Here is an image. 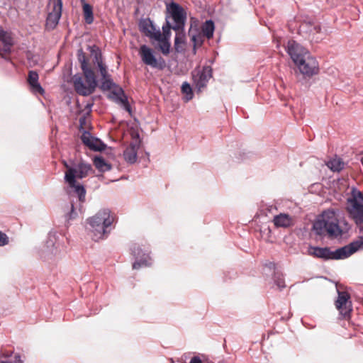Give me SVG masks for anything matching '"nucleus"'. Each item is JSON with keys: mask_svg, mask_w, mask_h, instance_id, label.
<instances>
[{"mask_svg": "<svg viewBox=\"0 0 363 363\" xmlns=\"http://www.w3.org/2000/svg\"><path fill=\"white\" fill-rule=\"evenodd\" d=\"M338 296L335 301V306L339 311L340 314L345 318L350 317L352 311L350 295L347 291H337Z\"/></svg>", "mask_w": 363, "mask_h": 363, "instance_id": "nucleus-10", "label": "nucleus"}, {"mask_svg": "<svg viewBox=\"0 0 363 363\" xmlns=\"http://www.w3.org/2000/svg\"><path fill=\"white\" fill-rule=\"evenodd\" d=\"M88 223L91 227H110L116 223V216L109 210L105 209L99 211L95 216L88 220Z\"/></svg>", "mask_w": 363, "mask_h": 363, "instance_id": "nucleus-7", "label": "nucleus"}, {"mask_svg": "<svg viewBox=\"0 0 363 363\" xmlns=\"http://www.w3.org/2000/svg\"><path fill=\"white\" fill-rule=\"evenodd\" d=\"M62 0H55L53 2L52 10L48 13L46 19L47 28L54 29L57 26L62 16Z\"/></svg>", "mask_w": 363, "mask_h": 363, "instance_id": "nucleus-13", "label": "nucleus"}, {"mask_svg": "<svg viewBox=\"0 0 363 363\" xmlns=\"http://www.w3.org/2000/svg\"><path fill=\"white\" fill-rule=\"evenodd\" d=\"M158 42L160 43V50L162 53L164 55H167L169 53L171 46L169 40L162 39Z\"/></svg>", "mask_w": 363, "mask_h": 363, "instance_id": "nucleus-30", "label": "nucleus"}, {"mask_svg": "<svg viewBox=\"0 0 363 363\" xmlns=\"http://www.w3.org/2000/svg\"><path fill=\"white\" fill-rule=\"evenodd\" d=\"M71 210H72V212L74 211V206H73V204L71 205Z\"/></svg>", "mask_w": 363, "mask_h": 363, "instance_id": "nucleus-44", "label": "nucleus"}, {"mask_svg": "<svg viewBox=\"0 0 363 363\" xmlns=\"http://www.w3.org/2000/svg\"><path fill=\"white\" fill-rule=\"evenodd\" d=\"M84 121V119L80 118L79 122H80V124H81V125H82V124H83Z\"/></svg>", "mask_w": 363, "mask_h": 363, "instance_id": "nucleus-43", "label": "nucleus"}, {"mask_svg": "<svg viewBox=\"0 0 363 363\" xmlns=\"http://www.w3.org/2000/svg\"><path fill=\"white\" fill-rule=\"evenodd\" d=\"M176 32L174 38V49L176 52H181L184 50L186 45V33L184 27H179V28H172Z\"/></svg>", "mask_w": 363, "mask_h": 363, "instance_id": "nucleus-17", "label": "nucleus"}, {"mask_svg": "<svg viewBox=\"0 0 363 363\" xmlns=\"http://www.w3.org/2000/svg\"><path fill=\"white\" fill-rule=\"evenodd\" d=\"M78 59H79V61L80 62L81 68H82L83 72H86V71H93L91 69H90L88 67V60L86 59L85 54L83 52H82L80 54H79Z\"/></svg>", "mask_w": 363, "mask_h": 363, "instance_id": "nucleus-29", "label": "nucleus"}, {"mask_svg": "<svg viewBox=\"0 0 363 363\" xmlns=\"http://www.w3.org/2000/svg\"><path fill=\"white\" fill-rule=\"evenodd\" d=\"M55 240H56L55 234H54L52 232H50L49 233V236H48V245H52L53 246H55V245H56V243L55 242Z\"/></svg>", "mask_w": 363, "mask_h": 363, "instance_id": "nucleus-39", "label": "nucleus"}, {"mask_svg": "<svg viewBox=\"0 0 363 363\" xmlns=\"http://www.w3.org/2000/svg\"><path fill=\"white\" fill-rule=\"evenodd\" d=\"M14 362L15 363H23V361L21 359V356L19 354H16L14 357Z\"/></svg>", "mask_w": 363, "mask_h": 363, "instance_id": "nucleus-41", "label": "nucleus"}, {"mask_svg": "<svg viewBox=\"0 0 363 363\" xmlns=\"http://www.w3.org/2000/svg\"><path fill=\"white\" fill-rule=\"evenodd\" d=\"M87 235L94 241H99L103 240L110 233L109 228H88Z\"/></svg>", "mask_w": 363, "mask_h": 363, "instance_id": "nucleus-20", "label": "nucleus"}, {"mask_svg": "<svg viewBox=\"0 0 363 363\" xmlns=\"http://www.w3.org/2000/svg\"><path fill=\"white\" fill-rule=\"evenodd\" d=\"M313 227H339L335 211L333 209L324 211L317 217Z\"/></svg>", "mask_w": 363, "mask_h": 363, "instance_id": "nucleus-11", "label": "nucleus"}, {"mask_svg": "<svg viewBox=\"0 0 363 363\" xmlns=\"http://www.w3.org/2000/svg\"><path fill=\"white\" fill-rule=\"evenodd\" d=\"M64 165L67 169L65 173V181L70 189L69 193L74 194L79 198V201L84 202L86 190L84 185L78 182L77 179H82L92 174L94 170L91 164L84 161H79L72 166H69L66 162H64Z\"/></svg>", "mask_w": 363, "mask_h": 363, "instance_id": "nucleus-1", "label": "nucleus"}, {"mask_svg": "<svg viewBox=\"0 0 363 363\" xmlns=\"http://www.w3.org/2000/svg\"><path fill=\"white\" fill-rule=\"evenodd\" d=\"M147 37L150 39H153L156 41H159L162 40V33L160 30H157L155 28H154V30H152L150 32V34H147Z\"/></svg>", "mask_w": 363, "mask_h": 363, "instance_id": "nucleus-34", "label": "nucleus"}, {"mask_svg": "<svg viewBox=\"0 0 363 363\" xmlns=\"http://www.w3.org/2000/svg\"><path fill=\"white\" fill-rule=\"evenodd\" d=\"M11 354L12 352H4L3 351H1V356L3 357H9L11 355Z\"/></svg>", "mask_w": 363, "mask_h": 363, "instance_id": "nucleus-42", "label": "nucleus"}, {"mask_svg": "<svg viewBox=\"0 0 363 363\" xmlns=\"http://www.w3.org/2000/svg\"><path fill=\"white\" fill-rule=\"evenodd\" d=\"M140 30L147 37V34H150L152 30H154L155 26H153L152 21H144L140 25Z\"/></svg>", "mask_w": 363, "mask_h": 363, "instance_id": "nucleus-28", "label": "nucleus"}, {"mask_svg": "<svg viewBox=\"0 0 363 363\" xmlns=\"http://www.w3.org/2000/svg\"><path fill=\"white\" fill-rule=\"evenodd\" d=\"M327 167L333 172H340L344 167L345 163L339 157H333L326 162Z\"/></svg>", "mask_w": 363, "mask_h": 363, "instance_id": "nucleus-23", "label": "nucleus"}, {"mask_svg": "<svg viewBox=\"0 0 363 363\" xmlns=\"http://www.w3.org/2000/svg\"><path fill=\"white\" fill-rule=\"evenodd\" d=\"M131 255L136 259L133 264V269H138L142 266L150 265V257L147 251H143L136 243H133L130 247Z\"/></svg>", "mask_w": 363, "mask_h": 363, "instance_id": "nucleus-8", "label": "nucleus"}, {"mask_svg": "<svg viewBox=\"0 0 363 363\" xmlns=\"http://www.w3.org/2000/svg\"><path fill=\"white\" fill-rule=\"evenodd\" d=\"M83 9V14L84 21L87 24H91L94 21V14H93V8L92 6L87 4L83 3L82 5Z\"/></svg>", "mask_w": 363, "mask_h": 363, "instance_id": "nucleus-24", "label": "nucleus"}, {"mask_svg": "<svg viewBox=\"0 0 363 363\" xmlns=\"http://www.w3.org/2000/svg\"><path fill=\"white\" fill-rule=\"evenodd\" d=\"M189 363H203V362L199 357L194 356L191 359Z\"/></svg>", "mask_w": 363, "mask_h": 363, "instance_id": "nucleus-40", "label": "nucleus"}, {"mask_svg": "<svg viewBox=\"0 0 363 363\" xmlns=\"http://www.w3.org/2000/svg\"><path fill=\"white\" fill-rule=\"evenodd\" d=\"M171 29H172V26H170L169 22H167L166 24L162 26V39L170 40Z\"/></svg>", "mask_w": 363, "mask_h": 363, "instance_id": "nucleus-31", "label": "nucleus"}, {"mask_svg": "<svg viewBox=\"0 0 363 363\" xmlns=\"http://www.w3.org/2000/svg\"><path fill=\"white\" fill-rule=\"evenodd\" d=\"M201 33L204 35L207 39H211L213 36V33L215 30L214 23L211 20L206 21L201 26Z\"/></svg>", "mask_w": 363, "mask_h": 363, "instance_id": "nucleus-21", "label": "nucleus"}, {"mask_svg": "<svg viewBox=\"0 0 363 363\" xmlns=\"http://www.w3.org/2000/svg\"><path fill=\"white\" fill-rule=\"evenodd\" d=\"M0 363H11V362H5V361H1Z\"/></svg>", "mask_w": 363, "mask_h": 363, "instance_id": "nucleus-45", "label": "nucleus"}, {"mask_svg": "<svg viewBox=\"0 0 363 363\" xmlns=\"http://www.w3.org/2000/svg\"><path fill=\"white\" fill-rule=\"evenodd\" d=\"M204 35L199 32L198 30H196V33L191 35V40L194 43V50L196 52V49L197 47H201L204 41Z\"/></svg>", "mask_w": 363, "mask_h": 363, "instance_id": "nucleus-26", "label": "nucleus"}, {"mask_svg": "<svg viewBox=\"0 0 363 363\" xmlns=\"http://www.w3.org/2000/svg\"><path fill=\"white\" fill-rule=\"evenodd\" d=\"M9 243V237L4 233L0 231V246H4Z\"/></svg>", "mask_w": 363, "mask_h": 363, "instance_id": "nucleus-38", "label": "nucleus"}, {"mask_svg": "<svg viewBox=\"0 0 363 363\" xmlns=\"http://www.w3.org/2000/svg\"><path fill=\"white\" fill-rule=\"evenodd\" d=\"M84 77L76 74L72 77V82L76 92L82 96L91 94L97 85L94 71L83 72Z\"/></svg>", "mask_w": 363, "mask_h": 363, "instance_id": "nucleus-4", "label": "nucleus"}, {"mask_svg": "<svg viewBox=\"0 0 363 363\" xmlns=\"http://www.w3.org/2000/svg\"><path fill=\"white\" fill-rule=\"evenodd\" d=\"M102 87L104 89L110 90L113 86L114 84L113 82L110 79L109 76L106 78H102Z\"/></svg>", "mask_w": 363, "mask_h": 363, "instance_id": "nucleus-36", "label": "nucleus"}, {"mask_svg": "<svg viewBox=\"0 0 363 363\" xmlns=\"http://www.w3.org/2000/svg\"><path fill=\"white\" fill-rule=\"evenodd\" d=\"M82 142L84 145L93 150H102L104 145L100 140L93 137L90 133L84 131L81 136Z\"/></svg>", "mask_w": 363, "mask_h": 363, "instance_id": "nucleus-16", "label": "nucleus"}, {"mask_svg": "<svg viewBox=\"0 0 363 363\" xmlns=\"http://www.w3.org/2000/svg\"><path fill=\"white\" fill-rule=\"evenodd\" d=\"M182 91L186 94L190 95V99L192 98V89L189 84L184 82L182 86Z\"/></svg>", "mask_w": 363, "mask_h": 363, "instance_id": "nucleus-37", "label": "nucleus"}, {"mask_svg": "<svg viewBox=\"0 0 363 363\" xmlns=\"http://www.w3.org/2000/svg\"><path fill=\"white\" fill-rule=\"evenodd\" d=\"M347 211L359 226H363V195L360 191H354L348 199Z\"/></svg>", "mask_w": 363, "mask_h": 363, "instance_id": "nucleus-5", "label": "nucleus"}, {"mask_svg": "<svg viewBox=\"0 0 363 363\" xmlns=\"http://www.w3.org/2000/svg\"><path fill=\"white\" fill-rule=\"evenodd\" d=\"M139 55L143 62L152 68H157L158 69H163L165 66V62L161 57L157 58L155 55L153 50L146 45H143L139 49Z\"/></svg>", "mask_w": 363, "mask_h": 363, "instance_id": "nucleus-6", "label": "nucleus"}, {"mask_svg": "<svg viewBox=\"0 0 363 363\" xmlns=\"http://www.w3.org/2000/svg\"><path fill=\"white\" fill-rule=\"evenodd\" d=\"M96 62L102 78L108 77L106 66L103 63L101 59L96 57Z\"/></svg>", "mask_w": 363, "mask_h": 363, "instance_id": "nucleus-33", "label": "nucleus"}, {"mask_svg": "<svg viewBox=\"0 0 363 363\" xmlns=\"http://www.w3.org/2000/svg\"><path fill=\"white\" fill-rule=\"evenodd\" d=\"M13 45V38L11 33L0 29V55L4 56L10 53Z\"/></svg>", "mask_w": 363, "mask_h": 363, "instance_id": "nucleus-14", "label": "nucleus"}, {"mask_svg": "<svg viewBox=\"0 0 363 363\" xmlns=\"http://www.w3.org/2000/svg\"><path fill=\"white\" fill-rule=\"evenodd\" d=\"M123 157L125 161L129 163H134L137 160V148L135 145H130L123 152Z\"/></svg>", "mask_w": 363, "mask_h": 363, "instance_id": "nucleus-22", "label": "nucleus"}, {"mask_svg": "<svg viewBox=\"0 0 363 363\" xmlns=\"http://www.w3.org/2000/svg\"><path fill=\"white\" fill-rule=\"evenodd\" d=\"M167 10L170 13L175 24L172 28L184 27L186 20V13L184 8L179 4L172 2L167 6Z\"/></svg>", "mask_w": 363, "mask_h": 363, "instance_id": "nucleus-9", "label": "nucleus"}, {"mask_svg": "<svg viewBox=\"0 0 363 363\" xmlns=\"http://www.w3.org/2000/svg\"><path fill=\"white\" fill-rule=\"evenodd\" d=\"M113 93L116 95L118 99L124 105L125 110L128 112H130V106L128 104V101L124 95L123 91L121 88L117 87Z\"/></svg>", "mask_w": 363, "mask_h": 363, "instance_id": "nucleus-25", "label": "nucleus"}, {"mask_svg": "<svg viewBox=\"0 0 363 363\" xmlns=\"http://www.w3.org/2000/svg\"><path fill=\"white\" fill-rule=\"evenodd\" d=\"M211 77L212 69L209 66H205L201 70H194L192 72L194 82L199 91H201L206 86Z\"/></svg>", "mask_w": 363, "mask_h": 363, "instance_id": "nucleus-12", "label": "nucleus"}, {"mask_svg": "<svg viewBox=\"0 0 363 363\" xmlns=\"http://www.w3.org/2000/svg\"><path fill=\"white\" fill-rule=\"evenodd\" d=\"M94 163L96 168L100 171H104L106 169L105 167L108 166L105 160L101 157H95Z\"/></svg>", "mask_w": 363, "mask_h": 363, "instance_id": "nucleus-32", "label": "nucleus"}, {"mask_svg": "<svg viewBox=\"0 0 363 363\" xmlns=\"http://www.w3.org/2000/svg\"><path fill=\"white\" fill-rule=\"evenodd\" d=\"M274 279V283L276 284V285L278 286V288L279 289H282L285 288L286 285H285L284 279L282 275L275 274Z\"/></svg>", "mask_w": 363, "mask_h": 363, "instance_id": "nucleus-35", "label": "nucleus"}, {"mask_svg": "<svg viewBox=\"0 0 363 363\" xmlns=\"http://www.w3.org/2000/svg\"><path fill=\"white\" fill-rule=\"evenodd\" d=\"M317 235L325 236L330 240L341 239L348 233V228H313Z\"/></svg>", "mask_w": 363, "mask_h": 363, "instance_id": "nucleus-15", "label": "nucleus"}, {"mask_svg": "<svg viewBox=\"0 0 363 363\" xmlns=\"http://www.w3.org/2000/svg\"><path fill=\"white\" fill-rule=\"evenodd\" d=\"M275 227H291L294 225V218L287 213H280L274 217Z\"/></svg>", "mask_w": 363, "mask_h": 363, "instance_id": "nucleus-19", "label": "nucleus"}, {"mask_svg": "<svg viewBox=\"0 0 363 363\" xmlns=\"http://www.w3.org/2000/svg\"><path fill=\"white\" fill-rule=\"evenodd\" d=\"M287 52L303 75L311 77L319 73V65L316 59L296 41L289 40Z\"/></svg>", "mask_w": 363, "mask_h": 363, "instance_id": "nucleus-2", "label": "nucleus"}, {"mask_svg": "<svg viewBox=\"0 0 363 363\" xmlns=\"http://www.w3.org/2000/svg\"><path fill=\"white\" fill-rule=\"evenodd\" d=\"M38 74L35 71H29L27 81L30 85V91L34 94H43L44 89L38 82Z\"/></svg>", "mask_w": 363, "mask_h": 363, "instance_id": "nucleus-18", "label": "nucleus"}, {"mask_svg": "<svg viewBox=\"0 0 363 363\" xmlns=\"http://www.w3.org/2000/svg\"><path fill=\"white\" fill-rule=\"evenodd\" d=\"M256 233H259L261 238L267 242H273L275 241L274 238L271 235V228H259L258 230H256Z\"/></svg>", "mask_w": 363, "mask_h": 363, "instance_id": "nucleus-27", "label": "nucleus"}, {"mask_svg": "<svg viewBox=\"0 0 363 363\" xmlns=\"http://www.w3.org/2000/svg\"><path fill=\"white\" fill-rule=\"evenodd\" d=\"M362 249L363 237H359L357 240L350 242L349 245L338 248L335 251H331L328 247H320L309 246L308 254L313 257L323 260L342 259L349 257L354 252Z\"/></svg>", "mask_w": 363, "mask_h": 363, "instance_id": "nucleus-3", "label": "nucleus"}]
</instances>
